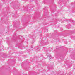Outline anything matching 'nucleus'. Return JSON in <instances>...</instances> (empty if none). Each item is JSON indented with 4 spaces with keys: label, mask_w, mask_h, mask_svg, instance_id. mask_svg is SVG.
I'll use <instances>...</instances> for the list:
<instances>
[{
    "label": "nucleus",
    "mask_w": 75,
    "mask_h": 75,
    "mask_svg": "<svg viewBox=\"0 0 75 75\" xmlns=\"http://www.w3.org/2000/svg\"><path fill=\"white\" fill-rule=\"evenodd\" d=\"M50 59H51V58H50Z\"/></svg>",
    "instance_id": "obj_1"
}]
</instances>
